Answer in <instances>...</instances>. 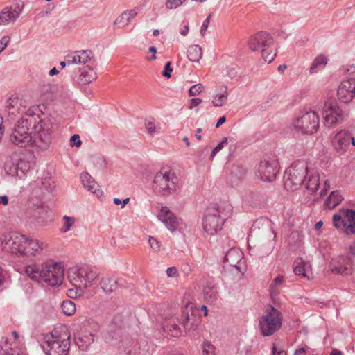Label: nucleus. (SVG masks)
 <instances>
[{
	"mask_svg": "<svg viewBox=\"0 0 355 355\" xmlns=\"http://www.w3.org/2000/svg\"><path fill=\"white\" fill-rule=\"evenodd\" d=\"M64 268L60 263L46 261L41 267L36 265L25 268L27 275L33 280L44 282L51 286H60L64 279Z\"/></svg>",
	"mask_w": 355,
	"mask_h": 355,
	"instance_id": "1",
	"label": "nucleus"
},
{
	"mask_svg": "<svg viewBox=\"0 0 355 355\" xmlns=\"http://www.w3.org/2000/svg\"><path fill=\"white\" fill-rule=\"evenodd\" d=\"M37 107H30L15 125L11 135L10 141L21 148L26 147L31 141L33 125L37 123L39 115Z\"/></svg>",
	"mask_w": 355,
	"mask_h": 355,
	"instance_id": "2",
	"label": "nucleus"
},
{
	"mask_svg": "<svg viewBox=\"0 0 355 355\" xmlns=\"http://www.w3.org/2000/svg\"><path fill=\"white\" fill-rule=\"evenodd\" d=\"M71 335L66 327L55 329L44 336L43 349L46 355H68Z\"/></svg>",
	"mask_w": 355,
	"mask_h": 355,
	"instance_id": "3",
	"label": "nucleus"
},
{
	"mask_svg": "<svg viewBox=\"0 0 355 355\" xmlns=\"http://www.w3.org/2000/svg\"><path fill=\"white\" fill-rule=\"evenodd\" d=\"M53 123L50 119L39 114L37 123L33 125L31 144L38 150H47L52 140Z\"/></svg>",
	"mask_w": 355,
	"mask_h": 355,
	"instance_id": "4",
	"label": "nucleus"
},
{
	"mask_svg": "<svg viewBox=\"0 0 355 355\" xmlns=\"http://www.w3.org/2000/svg\"><path fill=\"white\" fill-rule=\"evenodd\" d=\"M232 211L230 205L224 207H219L217 205L209 207L205 211L202 221L205 232L213 235L221 230L224 221L231 216Z\"/></svg>",
	"mask_w": 355,
	"mask_h": 355,
	"instance_id": "5",
	"label": "nucleus"
},
{
	"mask_svg": "<svg viewBox=\"0 0 355 355\" xmlns=\"http://www.w3.org/2000/svg\"><path fill=\"white\" fill-rule=\"evenodd\" d=\"M99 276L98 270L91 266L70 268L67 271V278L73 286H82L83 289L93 285Z\"/></svg>",
	"mask_w": 355,
	"mask_h": 355,
	"instance_id": "6",
	"label": "nucleus"
},
{
	"mask_svg": "<svg viewBox=\"0 0 355 355\" xmlns=\"http://www.w3.org/2000/svg\"><path fill=\"white\" fill-rule=\"evenodd\" d=\"M178 178L168 168H162L157 172L153 181V190L161 196L173 194L178 188Z\"/></svg>",
	"mask_w": 355,
	"mask_h": 355,
	"instance_id": "7",
	"label": "nucleus"
},
{
	"mask_svg": "<svg viewBox=\"0 0 355 355\" xmlns=\"http://www.w3.org/2000/svg\"><path fill=\"white\" fill-rule=\"evenodd\" d=\"M273 44V39L271 35L264 31H259L252 36L248 40V46L252 51H261L262 57L268 63L272 62L276 55L271 46Z\"/></svg>",
	"mask_w": 355,
	"mask_h": 355,
	"instance_id": "8",
	"label": "nucleus"
},
{
	"mask_svg": "<svg viewBox=\"0 0 355 355\" xmlns=\"http://www.w3.org/2000/svg\"><path fill=\"white\" fill-rule=\"evenodd\" d=\"M308 174V167L304 163H294L284 173V187L288 191H295L301 186Z\"/></svg>",
	"mask_w": 355,
	"mask_h": 355,
	"instance_id": "9",
	"label": "nucleus"
},
{
	"mask_svg": "<svg viewBox=\"0 0 355 355\" xmlns=\"http://www.w3.org/2000/svg\"><path fill=\"white\" fill-rule=\"evenodd\" d=\"M1 248L7 252L24 256L27 236L18 232L3 234L0 238Z\"/></svg>",
	"mask_w": 355,
	"mask_h": 355,
	"instance_id": "10",
	"label": "nucleus"
},
{
	"mask_svg": "<svg viewBox=\"0 0 355 355\" xmlns=\"http://www.w3.org/2000/svg\"><path fill=\"white\" fill-rule=\"evenodd\" d=\"M282 316L277 309L270 306L259 320V327L263 336L272 335L282 326Z\"/></svg>",
	"mask_w": 355,
	"mask_h": 355,
	"instance_id": "11",
	"label": "nucleus"
},
{
	"mask_svg": "<svg viewBox=\"0 0 355 355\" xmlns=\"http://www.w3.org/2000/svg\"><path fill=\"white\" fill-rule=\"evenodd\" d=\"M320 125L318 114L314 111L302 113L293 123L294 129L302 133L312 135L317 132Z\"/></svg>",
	"mask_w": 355,
	"mask_h": 355,
	"instance_id": "12",
	"label": "nucleus"
},
{
	"mask_svg": "<svg viewBox=\"0 0 355 355\" xmlns=\"http://www.w3.org/2000/svg\"><path fill=\"white\" fill-rule=\"evenodd\" d=\"M333 223L335 227L343 231L347 235L355 234V211L347 209L344 217L339 214L333 216Z\"/></svg>",
	"mask_w": 355,
	"mask_h": 355,
	"instance_id": "13",
	"label": "nucleus"
},
{
	"mask_svg": "<svg viewBox=\"0 0 355 355\" xmlns=\"http://www.w3.org/2000/svg\"><path fill=\"white\" fill-rule=\"evenodd\" d=\"M324 125L331 126L343 121V112L336 103L327 102L323 107Z\"/></svg>",
	"mask_w": 355,
	"mask_h": 355,
	"instance_id": "14",
	"label": "nucleus"
},
{
	"mask_svg": "<svg viewBox=\"0 0 355 355\" xmlns=\"http://www.w3.org/2000/svg\"><path fill=\"white\" fill-rule=\"evenodd\" d=\"M26 101L17 96H12L6 102V111L10 120H15L18 115H25Z\"/></svg>",
	"mask_w": 355,
	"mask_h": 355,
	"instance_id": "15",
	"label": "nucleus"
},
{
	"mask_svg": "<svg viewBox=\"0 0 355 355\" xmlns=\"http://www.w3.org/2000/svg\"><path fill=\"white\" fill-rule=\"evenodd\" d=\"M278 164L275 159L261 161L258 166L257 175L263 181L271 182L276 178Z\"/></svg>",
	"mask_w": 355,
	"mask_h": 355,
	"instance_id": "16",
	"label": "nucleus"
},
{
	"mask_svg": "<svg viewBox=\"0 0 355 355\" xmlns=\"http://www.w3.org/2000/svg\"><path fill=\"white\" fill-rule=\"evenodd\" d=\"M48 243L37 239L27 237L24 256H44L48 251Z\"/></svg>",
	"mask_w": 355,
	"mask_h": 355,
	"instance_id": "17",
	"label": "nucleus"
},
{
	"mask_svg": "<svg viewBox=\"0 0 355 355\" xmlns=\"http://www.w3.org/2000/svg\"><path fill=\"white\" fill-rule=\"evenodd\" d=\"M329 268L334 274L349 275L352 272V261L349 257L340 256L331 261Z\"/></svg>",
	"mask_w": 355,
	"mask_h": 355,
	"instance_id": "18",
	"label": "nucleus"
},
{
	"mask_svg": "<svg viewBox=\"0 0 355 355\" xmlns=\"http://www.w3.org/2000/svg\"><path fill=\"white\" fill-rule=\"evenodd\" d=\"M338 97L343 103H349L355 97V78L343 80L338 89Z\"/></svg>",
	"mask_w": 355,
	"mask_h": 355,
	"instance_id": "19",
	"label": "nucleus"
},
{
	"mask_svg": "<svg viewBox=\"0 0 355 355\" xmlns=\"http://www.w3.org/2000/svg\"><path fill=\"white\" fill-rule=\"evenodd\" d=\"M189 305L186 306L180 314L182 325L186 334L198 329L200 323V317L193 311L191 313H189Z\"/></svg>",
	"mask_w": 355,
	"mask_h": 355,
	"instance_id": "20",
	"label": "nucleus"
},
{
	"mask_svg": "<svg viewBox=\"0 0 355 355\" xmlns=\"http://www.w3.org/2000/svg\"><path fill=\"white\" fill-rule=\"evenodd\" d=\"M21 12L22 6L19 4L5 8L0 13V25H8L15 22Z\"/></svg>",
	"mask_w": 355,
	"mask_h": 355,
	"instance_id": "21",
	"label": "nucleus"
},
{
	"mask_svg": "<svg viewBox=\"0 0 355 355\" xmlns=\"http://www.w3.org/2000/svg\"><path fill=\"white\" fill-rule=\"evenodd\" d=\"M331 143L334 149L338 153L346 150L350 144V134L346 130H340L336 132L331 139Z\"/></svg>",
	"mask_w": 355,
	"mask_h": 355,
	"instance_id": "22",
	"label": "nucleus"
},
{
	"mask_svg": "<svg viewBox=\"0 0 355 355\" xmlns=\"http://www.w3.org/2000/svg\"><path fill=\"white\" fill-rule=\"evenodd\" d=\"M180 324L182 325V318L181 315H178L166 318L162 324V328L172 336L178 337L182 334Z\"/></svg>",
	"mask_w": 355,
	"mask_h": 355,
	"instance_id": "23",
	"label": "nucleus"
},
{
	"mask_svg": "<svg viewBox=\"0 0 355 355\" xmlns=\"http://www.w3.org/2000/svg\"><path fill=\"white\" fill-rule=\"evenodd\" d=\"M158 218L171 232L177 229L178 225V218L167 207H162Z\"/></svg>",
	"mask_w": 355,
	"mask_h": 355,
	"instance_id": "24",
	"label": "nucleus"
},
{
	"mask_svg": "<svg viewBox=\"0 0 355 355\" xmlns=\"http://www.w3.org/2000/svg\"><path fill=\"white\" fill-rule=\"evenodd\" d=\"M30 220L40 226L46 225L48 218V208L44 205H38L30 213Z\"/></svg>",
	"mask_w": 355,
	"mask_h": 355,
	"instance_id": "25",
	"label": "nucleus"
},
{
	"mask_svg": "<svg viewBox=\"0 0 355 355\" xmlns=\"http://www.w3.org/2000/svg\"><path fill=\"white\" fill-rule=\"evenodd\" d=\"M80 179L83 187L88 191L98 198L102 196V191L99 189V185L88 173H83L80 175Z\"/></svg>",
	"mask_w": 355,
	"mask_h": 355,
	"instance_id": "26",
	"label": "nucleus"
},
{
	"mask_svg": "<svg viewBox=\"0 0 355 355\" xmlns=\"http://www.w3.org/2000/svg\"><path fill=\"white\" fill-rule=\"evenodd\" d=\"M93 57L91 51H78L67 55V64H85Z\"/></svg>",
	"mask_w": 355,
	"mask_h": 355,
	"instance_id": "27",
	"label": "nucleus"
},
{
	"mask_svg": "<svg viewBox=\"0 0 355 355\" xmlns=\"http://www.w3.org/2000/svg\"><path fill=\"white\" fill-rule=\"evenodd\" d=\"M97 78V73L93 68L89 66H85L80 70V73L77 77L78 84L85 85L92 83Z\"/></svg>",
	"mask_w": 355,
	"mask_h": 355,
	"instance_id": "28",
	"label": "nucleus"
},
{
	"mask_svg": "<svg viewBox=\"0 0 355 355\" xmlns=\"http://www.w3.org/2000/svg\"><path fill=\"white\" fill-rule=\"evenodd\" d=\"M32 164L24 158H20L17 164L10 168V173L22 178L31 169Z\"/></svg>",
	"mask_w": 355,
	"mask_h": 355,
	"instance_id": "29",
	"label": "nucleus"
},
{
	"mask_svg": "<svg viewBox=\"0 0 355 355\" xmlns=\"http://www.w3.org/2000/svg\"><path fill=\"white\" fill-rule=\"evenodd\" d=\"M311 270V265L308 261H304L302 258H297L293 263V271L297 275H302L309 278Z\"/></svg>",
	"mask_w": 355,
	"mask_h": 355,
	"instance_id": "30",
	"label": "nucleus"
},
{
	"mask_svg": "<svg viewBox=\"0 0 355 355\" xmlns=\"http://www.w3.org/2000/svg\"><path fill=\"white\" fill-rule=\"evenodd\" d=\"M203 295L208 304H214L218 299V290L212 282H207L203 288Z\"/></svg>",
	"mask_w": 355,
	"mask_h": 355,
	"instance_id": "31",
	"label": "nucleus"
},
{
	"mask_svg": "<svg viewBox=\"0 0 355 355\" xmlns=\"http://www.w3.org/2000/svg\"><path fill=\"white\" fill-rule=\"evenodd\" d=\"M303 184L305 185V188L313 193L316 191L320 185L319 175L316 173H312L308 171V174L306 175Z\"/></svg>",
	"mask_w": 355,
	"mask_h": 355,
	"instance_id": "32",
	"label": "nucleus"
},
{
	"mask_svg": "<svg viewBox=\"0 0 355 355\" xmlns=\"http://www.w3.org/2000/svg\"><path fill=\"white\" fill-rule=\"evenodd\" d=\"M94 340L95 335L91 333L75 338L76 344L78 346L79 349L83 351L87 350L88 347L91 345Z\"/></svg>",
	"mask_w": 355,
	"mask_h": 355,
	"instance_id": "33",
	"label": "nucleus"
},
{
	"mask_svg": "<svg viewBox=\"0 0 355 355\" xmlns=\"http://www.w3.org/2000/svg\"><path fill=\"white\" fill-rule=\"evenodd\" d=\"M327 64V58L323 55L320 54L318 55L313 61L311 66L309 69V73L311 74L316 73L321 69H324Z\"/></svg>",
	"mask_w": 355,
	"mask_h": 355,
	"instance_id": "34",
	"label": "nucleus"
},
{
	"mask_svg": "<svg viewBox=\"0 0 355 355\" xmlns=\"http://www.w3.org/2000/svg\"><path fill=\"white\" fill-rule=\"evenodd\" d=\"M343 200L338 191H332L325 202V205L329 209H333L338 206Z\"/></svg>",
	"mask_w": 355,
	"mask_h": 355,
	"instance_id": "35",
	"label": "nucleus"
},
{
	"mask_svg": "<svg viewBox=\"0 0 355 355\" xmlns=\"http://www.w3.org/2000/svg\"><path fill=\"white\" fill-rule=\"evenodd\" d=\"M202 56V50L198 45L190 46L187 51V57L191 62H198Z\"/></svg>",
	"mask_w": 355,
	"mask_h": 355,
	"instance_id": "36",
	"label": "nucleus"
},
{
	"mask_svg": "<svg viewBox=\"0 0 355 355\" xmlns=\"http://www.w3.org/2000/svg\"><path fill=\"white\" fill-rule=\"evenodd\" d=\"M102 289L106 293H112L117 288V283L114 279L105 277L101 282Z\"/></svg>",
	"mask_w": 355,
	"mask_h": 355,
	"instance_id": "37",
	"label": "nucleus"
},
{
	"mask_svg": "<svg viewBox=\"0 0 355 355\" xmlns=\"http://www.w3.org/2000/svg\"><path fill=\"white\" fill-rule=\"evenodd\" d=\"M61 309L63 313L67 316L74 315L76 311L75 303L71 300H64L61 304Z\"/></svg>",
	"mask_w": 355,
	"mask_h": 355,
	"instance_id": "38",
	"label": "nucleus"
},
{
	"mask_svg": "<svg viewBox=\"0 0 355 355\" xmlns=\"http://www.w3.org/2000/svg\"><path fill=\"white\" fill-rule=\"evenodd\" d=\"M37 187L42 190H46L47 191H52L53 186V182L52 180L49 178H44L38 179L36 182Z\"/></svg>",
	"mask_w": 355,
	"mask_h": 355,
	"instance_id": "39",
	"label": "nucleus"
},
{
	"mask_svg": "<svg viewBox=\"0 0 355 355\" xmlns=\"http://www.w3.org/2000/svg\"><path fill=\"white\" fill-rule=\"evenodd\" d=\"M227 101V89H225V91L223 94H216L214 96L212 103L216 107H220L226 104Z\"/></svg>",
	"mask_w": 355,
	"mask_h": 355,
	"instance_id": "40",
	"label": "nucleus"
},
{
	"mask_svg": "<svg viewBox=\"0 0 355 355\" xmlns=\"http://www.w3.org/2000/svg\"><path fill=\"white\" fill-rule=\"evenodd\" d=\"M75 219L73 217L64 216L62 218V227L61 232L66 233L70 230L71 227L74 225Z\"/></svg>",
	"mask_w": 355,
	"mask_h": 355,
	"instance_id": "41",
	"label": "nucleus"
},
{
	"mask_svg": "<svg viewBox=\"0 0 355 355\" xmlns=\"http://www.w3.org/2000/svg\"><path fill=\"white\" fill-rule=\"evenodd\" d=\"M284 277L282 276H278L275 278V279L270 284V292L272 298H275L277 295V291H276L275 287L282 285Z\"/></svg>",
	"mask_w": 355,
	"mask_h": 355,
	"instance_id": "42",
	"label": "nucleus"
},
{
	"mask_svg": "<svg viewBox=\"0 0 355 355\" xmlns=\"http://www.w3.org/2000/svg\"><path fill=\"white\" fill-rule=\"evenodd\" d=\"M74 286V288L67 290V296H69L70 298H73V299H75V298L82 296L83 295L85 289H83V288L82 286Z\"/></svg>",
	"mask_w": 355,
	"mask_h": 355,
	"instance_id": "43",
	"label": "nucleus"
},
{
	"mask_svg": "<svg viewBox=\"0 0 355 355\" xmlns=\"http://www.w3.org/2000/svg\"><path fill=\"white\" fill-rule=\"evenodd\" d=\"M204 89H205V87L202 84H200V83L196 84L190 87V89L189 90V96H194L196 95H199L200 94H201L202 92Z\"/></svg>",
	"mask_w": 355,
	"mask_h": 355,
	"instance_id": "44",
	"label": "nucleus"
},
{
	"mask_svg": "<svg viewBox=\"0 0 355 355\" xmlns=\"http://www.w3.org/2000/svg\"><path fill=\"white\" fill-rule=\"evenodd\" d=\"M148 242L150 248L155 252H159L161 249V243L156 238L149 236Z\"/></svg>",
	"mask_w": 355,
	"mask_h": 355,
	"instance_id": "45",
	"label": "nucleus"
},
{
	"mask_svg": "<svg viewBox=\"0 0 355 355\" xmlns=\"http://www.w3.org/2000/svg\"><path fill=\"white\" fill-rule=\"evenodd\" d=\"M187 0H166L165 6L167 9H175L184 3Z\"/></svg>",
	"mask_w": 355,
	"mask_h": 355,
	"instance_id": "46",
	"label": "nucleus"
},
{
	"mask_svg": "<svg viewBox=\"0 0 355 355\" xmlns=\"http://www.w3.org/2000/svg\"><path fill=\"white\" fill-rule=\"evenodd\" d=\"M203 355H214V346L209 341L205 342L202 346Z\"/></svg>",
	"mask_w": 355,
	"mask_h": 355,
	"instance_id": "47",
	"label": "nucleus"
},
{
	"mask_svg": "<svg viewBox=\"0 0 355 355\" xmlns=\"http://www.w3.org/2000/svg\"><path fill=\"white\" fill-rule=\"evenodd\" d=\"M228 144L227 138L224 137L223 140L214 148L211 152V157L213 159L214 156Z\"/></svg>",
	"mask_w": 355,
	"mask_h": 355,
	"instance_id": "48",
	"label": "nucleus"
},
{
	"mask_svg": "<svg viewBox=\"0 0 355 355\" xmlns=\"http://www.w3.org/2000/svg\"><path fill=\"white\" fill-rule=\"evenodd\" d=\"M145 129L148 134L153 135L156 132V126L153 121H148L145 123Z\"/></svg>",
	"mask_w": 355,
	"mask_h": 355,
	"instance_id": "49",
	"label": "nucleus"
},
{
	"mask_svg": "<svg viewBox=\"0 0 355 355\" xmlns=\"http://www.w3.org/2000/svg\"><path fill=\"white\" fill-rule=\"evenodd\" d=\"M82 141L80 139V136L77 134L72 135L70 138V146L71 147H80Z\"/></svg>",
	"mask_w": 355,
	"mask_h": 355,
	"instance_id": "50",
	"label": "nucleus"
},
{
	"mask_svg": "<svg viewBox=\"0 0 355 355\" xmlns=\"http://www.w3.org/2000/svg\"><path fill=\"white\" fill-rule=\"evenodd\" d=\"M128 19L123 17V13L115 20L114 24L123 27L129 24Z\"/></svg>",
	"mask_w": 355,
	"mask_h": 355,
	"instance_id": "51",
	"label": "nucleus"
},
{
	"mask_svg": "<svg viewBox=\"0 0 355 355\" xmlns=\"http://www.w3.org/2000/svg\"><path fill=\"white\" fill-rule=\"evenodd\" d=\"M210 15L204 20L200 28V34L204 36L210 24Z\"/></svg>",
	"mask_w": 355,
	"mask_h": 355,
	"instance_id": "52",
	"label": "nucleus"
},
{
	"mask_svg": "<svg viewBox=\"0 0 355 355\" xmlns=\"http://www.w3.org/2000/svg\"><path fill=\"white\" fill-rule=\"evenodd\" d=\"M173 71V69L171 67V62H168L166 64H165V67H164V70L162 73V75L166 77V78H170L171 76V71Z\"/></svg>",
	"mask_w": 355,
	"mask_h": 355,
	"instance_id": "53",
	"label": "nucleus"
},
{
	"mask_svg": "<svg viewBox=\"0 0 355 355\" xmlns=\"http://www.w3.org/2000/svg\"><path fill=\"white\" fill-rule=\"evenodd\" d=\"M137 15V12L133 10H127L123 12V17H126L128 19L129 22Z\"/></svg>",
	"mask_w": 355,
	"mask_h": 355,
	"instance_id": "54",
	"label": "nucleus"
},
{
	"mask_svg": "<svg viewBox=\"0 0 355 355\" xmlns=\"http://www.w3.org/2000/svg\"><path fill=\"white\" fill-rule=\"evenodd\" d=\"M9 41H10V37L8 36H3L0 40V44L2 45V46H0V53L5 49V48L7 46Z\"/></svg>",
	"mask_w": 355,
	"mask_h": 355,
	"instance_id": "55",
	"label": "nucleus"
},
{
	"mask_svg": "<svg viewBox=\"0 0 355 355\" xmlns=\"http://www.w3.org/2000/svg\"><path fill=\"white\" fill-rule=\"evenodd\" d=\"M226 74L230 78H233L236 77L237 74V71L235 67H227L226 69Z\"/></svg>",
	"mask_w": 355,
	"mask_h": 355,
	"instance_id": "56",
	"label": "nucleus"
},
{
	"mask_svg": "<svg viewBox=\"0 0 355 355\" xmlns=\"http://www.w3.org/2000/svg\"><path fill=\"white\" fill-rule=\"evenodd\" d=\"M236 254H239L236 250L231 249L230 250H229L226 255L225 256V262H230V259L232 258Z\"/></svg>",
	"mask_w": 355,
	"mask_h": 355,
	"instance_id": "57",
	"label": "nucleus"
},
{
	"mask_svg": "<svg viewBox=\"0 0 355 355\" xmlns=\"http://www.w3.org/2000/svg\"><path fill=\"white\" fill-rule=\"evenodd\" d=\"M166 274L168 277H175L178 275V270L175 267H170L166 270Z\"/></svg>",
	"mask_w": 355,
	"mask_h": 355,
	"instance_id": "58",
	"label": "nucleus"
},
{
	"mask_svg": "<svg viewBox=\"0 0 355 355\" xmlns=\"http://www.w3.org/2000/svg\"><path fill=\"white\" fill-rule=\"evenodd\" d=\"M191 103L189 105L188 108L189 110L193 109L196 106L198 105L200 103H202V100L200 98H195L191 99Z\"/></svg>",
	"mask_w": 355,
	"mask_h": 355,
	"instance_id": "59",
	"label": "nucleus"
},
{
	"mask_svg": "<svg viewBox=\"0 0 355 355\" xmlns=\"http://www.w3.org/2000/svg\"><path fill=\"white\" fill-rule=\"evenodd\" d=\"M0 355H19V354L13 349H9L8 350H2L0 352Z\"/></svg>",
	"mask_w": 355,
	"mask_h": 355,
	"instance_id": "60",
	"label": "nucleus"
},
{
	"mask_svg": "<svg viewBox=\"0 0 355 355\" xmlns=\"http://www.w3.org/2000/svg\"><path fill=\"white\" fill-rule=\"evenodd\" d=\"M148 50H149L150 52H151V53H153V55H152L151 57H147L146 58L148 60H155L156 59L157 49L155 46H150Z\"/></svg>",
	"mask_w": 355,
	"mask_h": 355,
	"instance_id": "61",
	"label": "nucleus"
},
{
	"mask_svg": "<svg viewBox=\"0 0 355 355\" xmlns=\"http://www.w3.org/2000/svg\"><path fill=\"white\" fill-rule=\"evenodd\" d=\"M272 355H286V353L284 350H279L275 346H274L272 348Z\"/></svg>",
	"mask_w": 355,
	"mask_h": 355,
	"instance_id": "62",
	"label": "nucleus"
},
{
	"mask_svg": "<svg viewBox=\"0 0 355 355\" xmlns=\"http://www.w3.org/2000/svg\"><path fill=\"white\" fill-rule=\"evenodd\" d=\"M2 204L3 205H7L8 204V198L7 196H0V205Z\"/></svg>",
	"mask_w": 355,
	"mask_h": 355,
	"instance_id": "63",
	"label": "nucleus"
},
{
	"mask_svg": "<svg viewBox=\"0 0 355 355\" xmlns=\"http://www.w3.org/2000/svg\"><path fill=\"white\" fill-rule=\"evenodd\" d=\"M306 352L304 348H300L297 349L294 355H306Z\"/></svg>",
	"mask_w": 355,
	"mask_h": 355,
	"instance_id": "64",
	"label": "nucleus"
}]
</instances>
